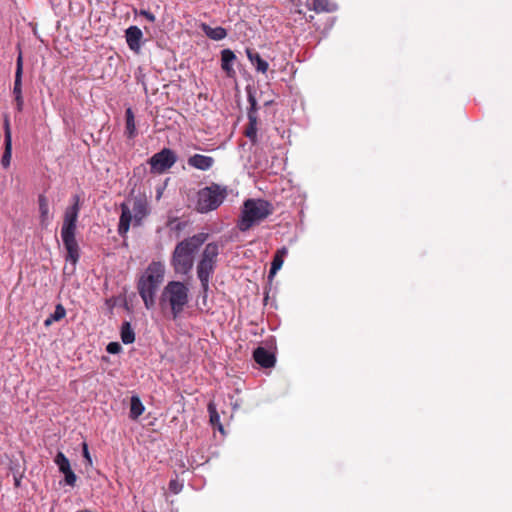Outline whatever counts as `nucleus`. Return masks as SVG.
Here are the masks:
<instances>
[{"instance_id": "obj_1", "label": "nucleus", "mask_w": 512, "mask_h": 512, "mask_svg": "<svg viewBox=\"0 0 512 512\" xmlns=\"http://www.w3.org/2000/svg\"><path fill=\"white\" fill-rule=\"evenodd\" d=\"M72 200L73 204L67 207L64 213V220L61 228V238L67 251L65 257L66 261L70 262L72 265H76L80 258L79 245L75 238L76 223L80 211L79 195H74Z\"/></svg>"}, {"instance_id": "obj_2", "label": "nucleus", "mask_w": 512, "mask_h": 512, "mask_svg": "<svg viewBox=\"0 0 512 512\" xmlns=\"http://www.w3.org/2000/svg\"><path fill=\"white\" fill-rule=\"evenodd\" d=\"M208 238L207 233H198L179 242L172 254L171 265L177 274H188L193 268L194 256Z\"/></svg>"}, {"instance_id": "obj_3", "label": "nucleus", "mask_w": 512, "mask_h": 512, "mask_svg": "<svg viewBox=\"0 0 512 512\" xmlns=\"http://www.w3.org/2000/svg\"><path fill=\"white\" fill-rule=\"evenodd\" d=\"M165 266L160 261H152L138 281V292L147 309L155 304V295L164 280Z\"/></svg>"}, {"instance_id": "obj_4", "label": "nucleus", "mask_w": 512, "mask_h": 512, "mask_svg": "<svg viewBox=\"0 0 512 512\" xmlns=\"http://www.w3.org/2000/svg\"><path fill=\"white\" fill-rule=\"evenodd\" d=\"M189 301V289L180 281H170L160 296L162 309L169 308L173 319H177Z\"/></svg>"}, {"instance_id": "obj_5", "label": "nucleus", "mask_w": 512, "mask_h": 512, "mask_svg": "<svg viewBox=\"0 0 512 512\" xmlns=\"http://www.w3.org/2000/svg\"><path fill=\"white\" fill-rule=\"evenodd\" d=\"M273 213V206L266 200L248 199L244 202L241 216L238 221L240 231H248L255 224L260 223Z\"/></svg>"}, {"instance_id": "obj_6", "label": "nucleus", "mask_w": 512, "mask_h": 512, "mask_svg": "<svg viewBox=\"0 0 512 512\" xmlns=\"http://www.w3.org/2000/svg\"><path fill=\"white\" fill-rule=\"evenodd\" d=\"M132 202V208L126 203L120 205L121 216L119 219L118 233L122 237L129 231L132 219H134L136 224H140L143 218L149 213L148 202L145 198L135 197Z\"/></svg>"}, {"instance_id": "obj_7", "label": "nucleus", "mask_w": 512, "mask_h": 512, "mask_svg": "<svg viewBox=\"0 0 512 512\" xmlns=\"http://www.w3.org/2000/svg\"><path fill=\"white\" fill-rule=\"evenodd\" d=\"M218 255L219 245L216 242H210L205 246L197 264V277L204 293L209 290V282L215 271Z\"/></svg>"}, {"instance_id": "obj_8", "label": "nucleus", "mask_w": 512, "mask_h": 512, "mask_svg": "<svg viewBox=\"0 0 512 512\" xmlns=\"http://www.w3.org/2000/svg\"><path fill=\"white\" fill-rule=\"evenodd\" d=\"M227 195L228 189L226 186L212 183L198 191L196 209L200 213L216 210L224 202Z\"/></svg>"}, {"instance_id": "obj_9", "label": "nucleus", "mask_w": 512, "mask_h": 512, "mask_svg": "<svg viewBox=\"0 0 512 512\" xmlns=\"http://www.w3.org/2000/svg\"><path fill=\"white\" fill-rule=\"evenodd\" d=\"M176 161L175 152L169 148H164L150 158L149 164L152 172L163 173L170 169Z\"/></svg>"}, {"instance_id": "obj_10", "label": "nucleus", "mask_w": 512, "mask_h": 512, "mask_svg": "<svg viewBox=\"0 0 512 512\" xmlns=\"http://www.w3.org/2000/svg\"><path fill=\"white\" fill-rule=\"evenodd\" d=\"M22 74H23V57L21 51L19 52L16 60L15 81L13 87V95L16 102V109L18 112L23 110L24 99L22 95Z\"/></svg>"}, {"instance_id": "obj_11", "label": "nucleus", "mask_w": 512, "mask_h": 512, "mask_svg": "<svg viewBox=\"0 0 512 512\" xmlns=\"http://www.w3.org/2000/svg\"><path fill=\"white\" fill-rule=\"evenodd\" d=\"M54 462L58 466L59 471L64 474L65 483L71 487L75 486L77 477L71 469L69 459L64 455V453L59 451L54 458Z\"/></svg>"}, {"instance_id": "obj_12", "label": "nucleus", "mask_w": 512, "mask_h": 512, "mask_svg": "<svg viewBox=\"0 0 512 512\" xmlns=\"http://www.w3.org/2000/svg\"><path fill=\"white\" fill-rule=\"evenodd\" d=\"M251 108L248 111L249 124L245 130V136L250 139L252 143L257 141V116H256V101L253 97H249Z\"/></svg>"}, {"instance_id": "obj_13", "label": "nucleus", "mask_w": 512, "mask_h": 512, "mask_svg": "<svg viewBox=\"0 0 512 512\" xmlns=\"http://www.w3.org/2000/svg\"><path fill=\"white\" fill-rule=\"evenodd\" d=\"M125 38L128 47L132 51L139 53L141 49V41L143 38V33L141 29L137 26H130L125 31Z\"/></svg>"}, {"instance_id": "obj_14", "label": "nucleus", "mask_w": 512, "mask_h": 512, "mask_svg": "<svg viewBox=\"0 0 512 512\" xmlns=\"http://www.w3.org/2000/svg\"><path fill=\"white\" fill-rule=\"evenodd\" d=\"M187 163L192 168L208 171L213 167L215 160L211 156L194 154L188 158Z\"/></svg>"}, {"instance_id": "obj_15", "label": "nucleus", "mask_w": 512, "mask_h": 512, "mask_svg": "<svg viewBox=\"0 0 512 512\" xmlns=\"http://www.w3.org/2000/svg\"><path fill=\"white\" fill-rule=\"evenodd\" d=\"M253 358L255 362L263 368L273 367L276 361L274 354L263 347L255 349Z\"/></svg>"}, {"instance_id": "obj_16", "label": "nucleus", "mask_w": 512, "mask_h": 512, "mask_svg": "<svg viewBox=\"0 0 512 512\" xmlns=\"http://www.w3.org/2000/svg\"><path fill=\"white\" fill-rule=\"evenodd\" d=\"M236 61L235 53L230 49H223L221 51V68L225 72L227 77H234L236 71L233 68L234 62Z\"/></svg>"}, {"instance_id": "obj_17", "label": "nucleus", "mask_w": 512, "mask_h": 512, "mask_svg": "<svg viewBox=\"0 0 512 512\" xmlns=\"http://www.w3.org/2000/svg\"><path fill=\"white\" fill-rule=\"evenodd\" d=\"M125 135L128 139H134L137 136L135 116L130 107L125 111Z\"/></svg>"}, {"instance_id": "obj_18", "label": "nucleus", "mask_w": 512, "mask_h": 512, "mask_svg": "<svg viewBox=\"0 0 512 512\" xmlns=\"http://www.w3.org/2000/svg\"><path fill=\"white\" fill-rule=\"evenodd\" d=\"M246 54L251 64L255 66L258 72L264 74L268 71L269 64L267 61L261 58L259 53L255 52L254 50L247 49Z\"/></svg>"}, {"instance_id": "obj_19", "label": "nucleus", "mask_w": 512, "mask_h": 512, "mask_svg": "<svg viewBox=\"0 0 512 512\" xmlns=\"http://www.w3.org/2000/svg\"><path fill=\"white\" fill-rule=\"evenodd\" d=\"M288 254V249L286 247H282L278 249L274 255L273 261L271 263V268L269 271V278L272 279L276 273L281 269L284 258Z\"/></svg>"}, {"instance_id": "obj_20", "label": "nucleus", "mask_w": 512, "mask_h": 512, "mask_svg": "<svg viewBox=\"0 0 512 512\" xmlns=\"http://www.w3.org/2000/svg\"><path fill=\"white\" fill-rule=\"evenodd\" d=\"M201 29L208 38L215 41L222 40L227 36L226 29L220 26L213 28L206 23H202Z\"/></svg>"}, {"instance_id": "obj_21", "label": "nucleus", "mask_w": 512, "mask_h": 512, "mask_svg": "<svg viewBox=\"0 0 512 512\" xmlns=\"http://www.w3.org/2000/svg\"><path fill=\"white\" fill-rule=\"evenodd\" d=\"M145 408L143 403L141 402L138 396H132L130 400V413L129 416L131 419L136 420L142 413Z\"/></svg>"}, {"instance_id": "obj_22", "label": "nucleus", "mask_w": 512, "mask_h": 512, "mask_svg": "<svg viewBox=\"0 0 512 512\" xmlns=\"http://www.w3.org/2000/svg\"><path fill=\"white\" fill-rule=\"evenodd\" d=\"M38 204H39V212H40V219L41 223L43 225H47L49 223L50 217H49V204L48 200L44 195H39L38 197Z\"/></svg>"}, {"instance_id": "obj_23", "label": "nucleus", "mask_w": 512, "mask_h": 512, "mask_svg": "<svg viewBox=\"0 0 512 512\" xmlns=\"http://www.w3.org/2000/svg\"><path fill=\"white\" fill-rule=\"evenodd\" d=\"M312 9L316 12H332L336 10V5L331 0H313Z\"/></svg>"}, {"instance_id": "obj_24", "label": "nucleus", "mask_w": 512, "mask_h": 512, "mask_svg": "<svg viewBox=\"0 0 512 512\" xmlns=\"http://www.w3.org/2000/svg\"><path fill=\"white\" fill-rule=\"evenodd\" d=\"M121 340L124 344H131L135 341V333L129 322H124L121 326Z\"/></svg>"}, {"instance_id": "obj_25", "label": "nucleus", "mask_w": 512, "mask_h": 512, "mask_svg": "<svg viewBox=\"0 0 512 512\" xmlns=\"http://www.w3.org/2000/svg\"><path fill=\"white\" fill-rule=\"evenodd\" d=\"M209 417H210V423L213 426H217L219 431H223V426L220 422V415L217 411L216 405L214 402H209L207 406Z\"/></svg>"}, {"instance_id": "obj_26", "label": "nucleus", "mask_w": 512, "mask_h": 512, "mask_svg": "<svg viewBox=\"0 0 512 512\" xmlns=\"http://www.w3.org/2000/svg\"><path fill=\"white\" fill-rule=\"evenodd\" d=\"M4 153L1 159V164L4 168H8L10 166L11 157H12V142L4 141Z\"/></svg>"}, {"instance_id": "obj_27", "label": "nucleus", "mask_w": 512, "mask_h": 512, "mask_svg": "<svg viewBox=\"0 0 512 512\" xmlns=\"http://www.w3.org/2000/svg\"><path fill=\"white\" fill-rule=\"evenodd\" d=\"M66 315V310L62 304H57L54 312L51 314V319L55 321H60Z\"/></svg>"}, {"instance_id": "obj_28", "label": "nucleus", "mask_w": 512, "mask_h": 512, "mask_svg": "<svg viewBox=\"0 0 512 512\" xmlns=\"http://www.w3.org/2000/svg\"><path fill=\"white\" fill-rule=\"evenodd\" d=\"M183 489V483L180 482L178 479H172L170 480L169 482V490L174 493V494H178L182 491Z\"/></svg>"}, {"instance_id": "obj_29", "label": "nucleus", "mask_w": 512, "mask_h": 512, "mask_svg": "<svg viewBox=\"0 0 512 512\" xmlns=\"http://www.w3.org/2000/svg\"><path fill=\"white\" fill-rule=\"evenodd\" d=\"M4 141L12 142V134L8 116L4 118Z\"/></svg>"}, {"instance_id": "obj_30", "label": "nucleus", "mask_w": 512, "mask_h": 512, "mask_svg": "<svg viewBox=\"0 0 512 512\" xmlns=\"http://www.w3.org/2000/svg\"><path fill=\"white\" fill-rule=\"evenodd\" d=\"M108 353L116 354L121 350V346L117 342H110L106 348Z\"/></svg>"}, {"instance_id": "obj_31", "label": "nucleus", "mask_w": 512, "mask_h": 512, "mask_svg": "<svg viewBox=\"0 0 512 512\" xmlns=\"http://www.w3.org/2000/svg\"><path fill=\"white\" fill-rule=\"evenodd\" d=\"M83 456L87 460L89 465H92V459L88 450V445L83 443Z\"/></svg>"}, {"instance_id": "obj_32", "label": "nucleus", "mask_w": 512, "mask_h": 512, "mask_svg": "<svg viewBox=\"0 0 512 512\" xmlns=\"http://www.w3.org/2000/svg\"><path fill=\"white\" fill-rule=\"evenodd\" d=\"M140 15L144 16L148 21L150 22H154L155 21V16L154 14H152L151 12L147 11V10H141L139 12Z\"/></svg>"}, {"instance_id": "obj_33", "label": "nucleus", "mask_w": 512, "mask_h": 512, "mask_svg": "<svg viewBox=\"0 0 512 512\" xmlns=\"http://www.w3.org/2000/svg\"><path fill=\"white\" fill-rule=\"evenodd\" d=\"M53 322H56L55 320L51 319V315L44 321V325L46 327L50 326Z\"/></svg>"}]
</instances>
